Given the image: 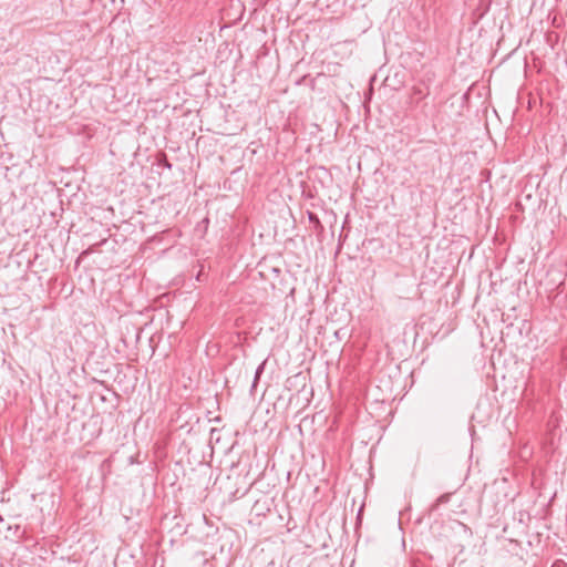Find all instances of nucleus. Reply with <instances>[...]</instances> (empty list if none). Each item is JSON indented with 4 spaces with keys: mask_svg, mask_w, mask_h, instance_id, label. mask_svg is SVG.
<instances>
[{
    "mask_svg": "<svg viewBox=\"0 0 567 567\" xmlns=\"http://www.w3.org/2000/svg\"><path fill=\"white\" fill-rule=\"evenodd\" d=\"M430 94L429 87L424 85H414L411 89L409 106L411 109L417 107L419 103Z\"/></svg>",
    "mask_w": 567,
    "mask_h": 567,
    "instance_id": "1",
    "label": "nucleus"
},
{
    "mask_svg": "<svg viewBox=\"0 0 567 567\" xmlns=\"http://www.w3.org/2000/svg\"><path fill=\"white\" fill-rule=\"evenodd\" d=\"M415 154L416 156L424 158L426 161V165L439 158L437 151L433 148L419 150Z\"/></svg>",
    "mask_w": 567,
    "mask_h": 567,
    "instance_id": "2",
    "label": "nucleus"
},
{
    "mask_svg": "<svg viewBox=\"0 0 567 567\" xmlns=\"http://www.w3.org/2000/svg\"><path fill=\"white\" fill-rule=\"evenodd\" d=\"M265 365H266V361L261 362L257 367L256 372H255V377H254V381H252V384H251V391L257 386L259 378H260V375L262 374V372L265 370Z\"/></svg>",
    "mask_w": 567,
    "mask_h": 567,
    "instance_id": "3",
    "label": "nucleus"
},
{
    "mask_svg": "<svg viewBox=\"0 0 567 567\" xmlns=\"http://www.w3.org/2000/svg\"><path fill=\"white\" fill-rule=\"evenodd\" d=\"M265 365H266V361L261 362L257 367L256 372H255V377H254V381H252V384H251V391L257 386L259 378H260V375L262 374V372L265 370Z\"/></svg>",
    "mask_w": 567,
    "mask_h": 567,
    "instance_id": "4",
    "label": "nucleus"
},
{
    "mask_svg": "<svg viewBox=\"0 0 567 567\" xmlns=\"http://www.w3.org/2000/svg\"><path fill=\"white\" fill-rule=\"evenodd\" d=\"M450 497H451V495H450V494H443V495H441V496H440V497H437V498H436V501L433 503V505L431 506V509H432V511H436L441 504H445V503L450 502Z\"/></svg>",
    "mask_w": 567,
    "mask_h": 567,
    "instance_id": "5",
    "label": "nucleus"
},
{
    "mask_svg": "<svg viewBox=\"0 0 567 567\" xmlns=\"http://www.w3.org/2000/svg\"><path fill=\"white\" fill-rule=\"evenodd\" d=\"M310 219L317 218L313 214H309Z\"/></svg>",
    "mask_w": 567,
    "mask_h": 567,
    "instance_id": "6",
    "label": "nucleus"
}]
</instances>
